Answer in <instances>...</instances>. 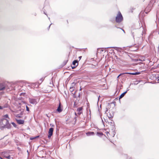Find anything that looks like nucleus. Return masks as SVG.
Returning a JSON list of instances; mask_svg holds the SVG:
<instances>
[{
	"label": "nucleus",
	"instance_id": "1",
	"mask_svg": "<svg viewBox=\"0 0 159 159\" xmlns=\"http://www.w3.org/2000/svg\"><path fill=\"white\" fill-rule=\"evenodd\" d=\"M145 31L143 27H141L139 29L135 30L134 32H132L133 37L134 39V37L136 38H139L141 39H143V34H144Z\"/></svg>",
	"mask_w": 159,
	"mask_h": 159
},
{
	"label": "nucleus",
	"instance_id": "2",
	"mask_svg": "<svg viewBox=\"0 0 159 159\" xmlns=\"http://www.w3.org/2000/svg\"><path fill=\"white\" fill-rule=\"evenodd\" d=\"M8 118V116L7 114L3 116V118L2 120V122H1V125H3L1 127V129H2L4 128H7L8 129L11 128V124L9 123V121L6 118Z\"/></svg>",
	"mask_w": 159,
	"mask_h": 159
},
{
	"label": "nucleus",
	"instance_id": "3",
	"mask_svg": "<svg viewBox=\"0 0 159 159\" xmlns=\"http://www.w3.org/2000/svg\"><path fill=\"white\" fill-rule=\"evenodd\" d=\"M123 20V17L120 11H119L116 17V21L117 23H120Z\"/></svg>",
	"mask_w": 159,
	"mask_h": 159
},
{
	"label": "nucleus",
	"instance_id": "4",
	"mask_svg": "<svg viewBox=\"0 0 159 159\" xmlns=\"http://www.w3.org/2000/svg\"><path fill=\"white\" fill-rule=\"evenodd\" d=\"M9 151H5L2 152V155L5 158L8 159H11V157L9 154Z\"/></svg>",
	"mask_w": 159,
	"mask_h": 159
},
{
	"label": "nucleus",
	"instance_id": "5",
	"mask_svg": "<svg viewBox=\"0 0 159 159\" xmlns=\"http://www.w3.org/2000/svg\"><path fill=\"white\" fill-rule=\"evenodd\" d=\"M29 101L30 103L34 104H36L39 102V100L37 99L34 98H29Z\"/></svg>",
	"mask_w": 159,
	"mask_h": 159
},
{
	"label": "nucleus",
	"instance_id": "6",
	"mask_svg": "<svg viewBox=\"0 0 159 159\" xmlns=\"http://www.w3.org/2000/svg\"><path fill=\"white\" fill-rule=\"evenodd\" d=\"M53 128H50L49 129V130L48 131V138L49 139H50L51 136L53 134Z\"/></svg>",
	"mask_w": 159,
	"mask_h": 159
},
{
	"label": "nucleus",
	"instance_id": "7",
	"mask_svg": "<svg viewBox=\"0 0 159 159\" xmlns=\"http://www.w3.org/2000/svg\"><path fill=\"white\" fill-rule=\"evenodd\" d=\"M82 110L83 107H79L77 109V111L78 112L77 114L79 116L82 113Z\"/></svg>",
	"mask_w": 159,
	"mask_h": 159
},
{
	"label": "nucleus",
	"instance_id": "8",
	"mask_svg": "<svg viewBox=\"0 0 159 159\" xmlns=\"http://www.w3.org/2000/svg\"><path fill=\"white\" fill-rule=\"evenodd\" d=\"M75 82H73L71 85V86L70 87L69 90L71 92H72L74 89V86L75 85Z\"/></svg>",
	"mask_w": 159,
	"mask_h": 159
},
{
	"label": "nucleus",
	"instance_id": "9",
	"mask_svg": "<svg viewBox=\"0 0 159 159\" xmlns=\"http://www.w3.org/2000/svg\"><path fill=\"white\" fill-rule=\"evenodd\" d=\"M40 84H39V83H31V85L32 87L37 88L39 87Z\"/></svg>",
	"mask_w": 159,
	"mask_h": 159
},
{
	"label": "nucleus",
	"instance_id": "10",
	"mask_svg": "<svg viewBox=\"0 0 159 159\" xmlns=\"http://www.w3.org/2000/svg\"><path fill=\"white\" fill-rule=\"evenodd\" d=\"M57 111L59 113H60L62 111V109L61 107V103H59L58 107L57 109Z\"/></svg>",
	"mask_w": 159,
	"mask_h": 159
},
{
	"label": "nucleus",
	"instance_id": "11",
	"mask_svg": "<svg viewBox=\"0 0 159 159\" xmlns=\"http://www.w3.org/2000/svg\"><path fill=\"white\" fill-rule=\"evenodd\" d=\"M86 135L87 136H90L91 135H93L94 133L93 132L89 131L86 133Z\"/></svg>",
	"mask_w": 159,
	"mask_h": 159
},
{
	"label": "nucleus",
	"instance_id": "12",
	"mask_svg": "<svg viewBox=\"0 0 159 159\" xmlns=\"http://www.w3.org/2000/svg\"><path fill=\"white\" fill-rule=\"evenodd\" d=\"M17 123L19 125L23 124L24 123V121L22 120H16Z\"/></svg>",
	"mask_w": 159,
	"mask_h": 159
},
{
	"label": "nucleus",
	"instance_id": "13",
	"mask_svg": "<svg viewBox=\"0 0 159 159\" xmlns=\"http://www.w3.org/2000/svg\"><path fill=\"white\" fill-rule=\"evenodd\" d=\"M126 74H129L131 75H139L140 74V72H134V73H129V72H127L125 73Z\"/></svg>",
	"mask_w": 159,
	"mask_h": 159
},
{
	"label": "nucleus",
	"instance_id": "14",
	"mask_svg": "<svg viewBox=\"0 0 159 159\" xmlns=\"http://www.w3.org/2000/svg\"><path fill=\"white\" fill-rule=\"evenodd\" d=\"M109 123H110V124L111 126V128L113 129V128L115 127L114 125H115V123L113 121H112L111 122H109Z\"/></svg>",
	"mask_w": 159,
	"mask_h": 159
},
{
	"label": "nucleus",
	"instance_id": "15",
	"mask_svg": "<svg viewBox=\"0 0 159 159\" xmlns=\"http://www.w3.org/2000/svg\"><path fill=\"white\" fill-rule=\"evenodd\" d=\"M127 93V91H125L124 93H122L121 95H120V97H119V99H121V98H122L123 97H124V96H125V94Z\"/></svg>",
	"mask_w": 159,
	"mask_h": 159
},
{
	"label": "nucleus",
	"instance_id": "16",
	"mask_svg": "<svg viewBox=\"0 0 159 159\" xmlns=\"http://www.w3.org/2000/svg\"><path fill=\"white\" fill-rule=\"evenodd\" d=\"M107 116L109 119H111L113 118V114L109 113L108 115H107Z\"/></svg>",
	"mask_w": 159,
	"mask_h": 159
},
{
	"label": "nucleus",
	"instance_id": "17",
	"mask_svg": "<svg viewBox=\"0 0 159 159\" xmlns=\"http://www.w3.org/2000/svg\"><path fill=\"white\" fill-rule=\"evenodd\" d=\"M97 135L98 136L100 137H101L103 135V134L102 132H97Z\"/></svg>",
	"mask_w": 159,
	"mask_h": 159
},
{
	"label": "nucleus",
	"instance_id": "18",
	"mask_svg": "<svg viewBox=\"0 0 159 159\" xmlns=\"http://www.w3.org/2000/svg\"><path fill=\"white\" fill-rule=\"evenodd\" d=\"M78 61L77 60H74L72 62V64L74 66H76V64H78Z\"/></svg>",
	"mask_w": 159,
	"mask_h": 159
},
{
	"label": "nucleus",
	"instance_id": "19",
	"mask_svg": "<svg viewBox=\"0 0 159 159\" xmlns=\"http://www.w3.org/2000/svg\"><path fill=\"white\" fill-rule=\"evenodd\" d=\"M11 124L13 125V126L15 127H16V124L14 122H11Z\"/></svg>",
	"mask_w": 159,
	"mask_h": 159
},
{
	"label": "nucleus",
	"instance_id": "20",
	"mask_svg": "<svg viewBox=\"0 0 159 159\" xmlns=\"http://www.w3.org/2000/svg\"><path fill=\"white\" fill-rule=\"evenodd\" d=\"M44 80V78H42L40 79V80L41 81V83H40V84L43 82V81Z\"/></svg>",
	"mask_w": 159,
	"mask_h": 159
},
{
	"label": "nucleus",
	"instance_id": "21",
	"mask_svg": "<svg viewBox=\"0 0 159 159\" xmlns=\"http://www.w3.org/2000/svg\"><path fill=\"white\" fill-rule=\"evenodd\" d=\"M74 120H75V123H76V120H77V117H76V116H75L74 117Z\"/></svg>",
	"mask_w": 159,
	"mask_h": 159
},
{
	"label": "nucleus",
	"instance_id": "22",
	"mask_svg": "<svg viewBox=\"0 0 159 159\" xmlns=\"http://www.w3.org/2000/svg\"><path fill=\"white\" fill-rule=\"evenodd\" d=\"M78 65V64H77L76 66H71V68L72 69H74Z\"/></svg>",
	"mask_w": 159,
	"mask_h": 159
},
{
	"label": "nucleus",
	"instance_id": "23",
	"mask_svg": "<svg viewBox=\"0 0 159 159\" xmlns=\"http://www.w3.org/2000/svg\"><path fill=\"white\" fill-rule=\"evenodd\" d=\"M26 110L27 111H29V108L27 106H26Z\"/></svg>",
	"mask_w": 159,
	"mask_h": 159
},
{
	"label": "nucleus",
	"instance_id": "24",
	"mask_svg": "<svg viewBox=\"0 0 159 159\" xmlns=\"http://www.w3.org/2000/svg\"><path fill=\"white\" fill-rule=\"evenodd\" d=\"M126 74L125 73H121V74H120L119 75L120 76L121 75H124V74Z\"/></svg>",
	"mask_w": 159,
	"mask_h": 159
},
{
	"label": "nucleus",
	"instance_id": "25",
	"mask_svg": "<svg viewBox=\"0 0 159 159\" xmlns=\"http://www.w3.org/2000/svg\"><path fill=\"white\" fill-rule=\"evenodd\" d=\"M35 139V138H34V137H32V138H30V140H32V139Z\"/></svg>",
	"mask_w": 159,
	"mask_h": 159
},
{
	"label": "nucleus",
	"instance_id": "26",
	"mask_svg": "<svg viewBox=\"0 0 159 159\" xmlns=\"http://www.w3.org/2000/svg\"><path fill=\"white\" fill-rule=\"evenodd\" d=\"M39 136H36V137H34V138H35V139H36V138H39Z\"/></svg>",
	"mask_w": 159,
	"mask_h": 159
},
{
	"label": "nucleus",
	"instance_id": "27",
	"mask_svg": "<svg viewBox=\"0 0 159 159\" xmlns=\"http://www.w3.org/2000/svg\"><path fill=\"white\" fill-rule=\"evenodd\" d=\"M75 116H78L77 115H78L77 113H76L75 112Z\"/></svg>",
	"mask_w": 159,
	"mask_h": 159
},
{
	"label": "nucleus",
	"instance_id": "28",
	"mask_svg": "<svg viewBox=\"0 0 159 159\" xmlns=\"http://www.w3.org/2000/svg\"><path fill=\"white\" fill-rule=\"evenodd\" d=\"M3 109V107H1V106H0V109Z\"/></svg>",
	"mask_w": 159,
	"mask_h": 159
},
{
	"label": "nucleus",
	"instance_id": "29",
	"mask_svg": "<svg viewBox=\"0 0 159 159\" xmlns=\"http://www.w3.org/2000/svg\"><path fill=\"white\" fill-rule=\"evenodd\" d=\"M112 48V47H107L106 48ZM113 48H116V47H113Z\"/></svg>",
	"mask_w": 159,
	"mask_h": 159
},
{
	"label": "nucleus",
	"instance_id": "30",
	"mask_svg": "<svg viewBox=\"0 0 159 159\" xmlns=\"http://www.w3.org/2000/svg\"><path fill=\"white\" fill-rule=\"evenodd\" d=\"M52 24H51L49 26V27H48V29H49L50 27V26H51V25Z\"/></svg>",
	"mask_w": 159,
	"mask_h": 159
},
{
	"label": "nucleus",
	"instance_id": "31",
	"mask_svg": "<svg viewBox=\"0 0 159 159\" xmlns=\"http://www.w3.org/2000/svg\"><path fill=\"white\" fill-rule=\"evenodd\" d=\"M106 111H105V113H106V112L108 111V109L107 108H106Z\"/></svg>",
	"mask_w": 159,
	"mask_h": 159
},
{
	"label": "nucleus",
	"instance_id": "32",
	"mask_svg": "<svg viewBox=\"0 0 159 159\" xmlns=\"http://www.w3.org/2000/svg\"><path fill=\"white\" fill-rule=\"evenodd\" d=\"M113 133H114V135H113V137H114V135H115V134L116 132H114V131H113Z\"/></svg>",
	"mask_w": 159,
	"mask_h": 159
},
{
	"label": "nucleus",
	"instance_id": "33",
	"mask_svg": "<svg viewBox=\"0 0 159 159\" xmlns=\"http://www.w3.org/2000/svg\"><path fill=\"white\" fill-rule=\"evenodd\" d=\"M81 57H82L81 56H80V57H79V58L80 59H81Z\"/></svg>",
	"mask_w": 159,
	"mask_h": 159
},
{
	"label": "nucleus",
	"instance_id": "34",
	"mask_svg": "<svg viewBox=\"0 0 159 159\" xmlns=\"http://www.w3.org/2000/svg\"><path fill=\"white\" fill-rule=\"evenodd\" d=\"M129 89H128V88H127V91H127H127H129Z\"/></svg>",
	"mask_w": 159,
	"mask_h": 159
},
{
	"label": "nucleus",
	"instance_id": "35",
	"mask_svg": "<svg viewBox=\"0 0 159 159\" xmlns=\"http://www.w3.org/2000/svg\"><path fill=\"white\" fill-rule=\"evenodd\" d=\"M78 97H80V93H79V95H78Z\"/></svg>",
	"mask_w": 159,
	"mask_h": 159
},
{
	"label": "nucleus",
	"instance_id": "36",
	"mask_svg": "<svg viewBox=\"0 0 159 159\" xmlns=\"http://www.w3.org/2000/svg\"><path fill=\"white\" fill-rule=\"evenodd\" d=\"M100 97V96H99V97L98 98V101H99V98Z\"/></svg>",
	"mask_w": 159,
	"mask_h": 159
},
{
	"label": "nucleus",
	"instance_id": "37",
	"mask_svg": "<svg viewBox=\"0 0 159 159\" xmlns=\"http://www.w3.org/2000/svg\"><path fill=\"white\" fill-rule=\"evenodd\" d=\"M121 30H123V31L124 33H125V31H124V30H123V29H121Z\"/></svg>",
	"mask_w": 159,
	"mask_h": 159
},
{
	"label": "nucleus",
	"instance_id": "38",
	"mask_svg": "<svg viewBox=\"0 0 159 159\" xmlns=\"http://www.w3.org/2000/svg\"><path fill=\"white\" fill-rule=\"evenodd\" d=\"M0 159H3L1 157H0Z\"/></svg>",
	"mask_w": 159,
	"mask_h": 159
},
{
	"label": "nucleus",
	"instance_id": "39",
	"mask_svg": "<svg viewBox=\"0 0 159 159\" xmlns=\"http://www.w3.org/2000/svg\"><path fill=\"white\" fill-rule=\"evenodd\" d=\"M44 13L45 14V15H46V14L45 13V12H44Z\"/></svg>",
	"mask_w": 159,
	"mask_h": 159
},
{
	"label": "nucleus",
	"instance_id": "40",
	"mask_svg": "<svg viewBox=\"0 0 159 159\" xmlns=\"http://www.w3.org/2000/svg\"><path fill=\"white\" fill-rule=\"evenodd\" d=\"M106 133H107H107H109L108 132H107Z\"/></svg>",
	"mask_w": 159,
	"mask_h": 159
},
{
	"label": "nucleus",
	"instance_id": "41",
	"mask_svg": "<svg viewBox=\"0 0 159 159\" xmlns=\"http://www.w3.org/2000/svg\"><path fill=\"white\" fill-rule=\"evenodd\" d=\"M120 77V76L119 75H118L117 77V78H118L119 77Z\"/></svg>",
	"mask_w": 159,
	"mask_h": 159
},
{
	"label": "nucleus",
	"instance_id": "42",
	"mask_svg": "<svg viewBox=\"0 0 159 159\" xmlns=\"http://www.w3.org/2000/svg\"><path fill=\"white\" fill-rule=\"evenodd\" d=\"M27 152H28V153H29L28 150H27Z\"/></svg>",
	"mask_w": 159,
	"mask_h": 159
},
{
	"label": "nucleus",
	"instance_id": "43",
	"mask_svg": "<svg viewBox=\"0 0 159 159\" xmlns=\"http://www.w3.org/2000/svg\"><path fill=\"white\" fill-rule=\"evenodd\" d=\"M147 8H146V9H145V10H146H146H147Z\"/></svg>",
	"mask_w": 159,
	"mask_h": 159
},
{
	"label": "nucleus",
	"instance_id": "44",
	"mask_svg": "<svg viewBox=\"0 0 159 159\" xmlns=\"http://www.w3.org/2000/svg\"><path fill=\"white\" fill-rule=\"evenodd\" d=\"M54 125H52V126H53Z\"/></svg>",
	"mask_w": 159,
	"mask_h": 159
},
{
	"label": "nucleus",
	"instance_id": "45",
	"mask_svg": "<svg viewBox=\"0 0 159 159\" xmlns=\"http://www.w3.org/2000/svg\"><path fill=\"white\" fill-rule=\"evenodd\" d=\"M102 120V122H103V120Z\"/></svg>",
	"mask_w": 159,
	"mask_h": 159
},
{
	"label": "nucleus",
	"instance_id": "46",
	"mask_svg": "<svg viewBox=\"0 0 159 159\" xmlns=\"http://www.w3.org/2000/svg\"><path fill=\"white\" fill-rule=\"evenodd\" d=\"M48 19H49H49H50V18H49H49H48Z\"/></svg>",
	"mask_w": 159,
	"mask_h": 159
}]
</instances>
